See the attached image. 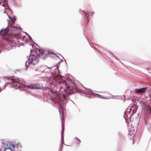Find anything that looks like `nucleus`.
<instances>
[{"mask_svg":"<svg viewBox=\"0 0 151 151\" xmlns=\"http://www.w3.org/2000/svg\"><path fill=\"white\" fill-rule=\"evenodd\" d=\"M36 54H33L32 55H30L29 58V60L28 62L26 63V65L27 66V64L29 65V66H31L32 65H34L37 63L39 60L40 57L43 58V59H45V57H43L44 55L48 56V55L51 56V55H56L53 52H50L48 51L47 52H46L41 49H36L35 51Z\"/></svg>","mask_w":151,"mask_h":151,"instance_id":"1","label":"nucleus"},{"mask_svg":"<svg viewBox=\"0 0 151 151\" xmlns=\"http://www.w3.org/2000/svg\"><path fill=\"white\" fill-rule=\"evenodd\" d=\"M4 147L3 150H4V149H5L4 150L9 149L12 150V151H19V150L21 148V145L19 143L14 145L12 142H9L4 143Z\"/></svg>","mask_w":151,"mask_h":151,"instance_id":"2","label":"nucleus"},{"mask_svg":"<svg viewBox=\"0 0 151 151\" xmlns=\"http://www.w3.org/2000/svg\"><path fill=\"white\" fill-rule=\"evenodd\" d=\"M61 76H55L54 78L55 81H57V83L58 84L61 88H63L67 86V83L66 81L63 79Z\"/></svg>","mask_w":151,"mask_h":151,"instance_id":"3","label":"nucleus"},{"mask_svg":"<svg viewBox=\"0 0 151 151\" xmlns=\"http://www.w3.org/2000/svg\"><path fill=\"white\" fill-rule=\"evenodd\" d=\"M10 20H8V27L13 28H21L19 27H16L14 25L16 19L15 17L10 18L9 17Z\"/></svg>","mask_w":151,"mask_h":151,"instance_id":"4","label":"nucleus"},{"mask_svg":"<svg viewBox=\"0 0 151 151\" xmlns=\"http://www.w3.org/2000/svg\"><path fill=\"white\" fill-rule=\"evenodd\" d=\"M7 84H12V85L14 86L15 85H16L18 87H20L19 85V82L17 80L15 79H11L10 80V81L9 82H6Z\"/></svg>","mask_w":151,"mask_h":151,"instance_id":"5","label":"nucleus"},{"mask_svg":"<svg viewBox=\"0 0 151 151\" xmlns=\"http://www.w3.org/2000/svg\"><path fill=\"white\" fill-rule=\"evenodd\" d=\"M25 87L28 88L30 89H40V88L36 86V84H33L29 85H26L25 86Z\"/></svg>","mask_w":151,"mask_h":151,"instance_id":"6","label":"nucleus"},{"mask_svg":"<svg viewBox=\"0 0 151 151\" xmlns=\"http://www.w3.org/2000/svg\"><path fill=\"white\" fill-rule=\"evenodd\" d=\"M146 89V88H143L139 89H137L136 90L135 93L137 94L143 93L145 92Z\"/></svg>","mask_w":151,"mask_h":151,"instance_id":"7","label":"nucleus"},{"mask_svg":"<svg viewBox=\"0 0 151 151\" xmlns=\"http://www.w3.org/2000/svg\"><path fill=\"white\" fill-rule=\"evenodd\" d=\"M9 29H2L0 30V32L2 35L5 36H7L9 32Z\"/></svg>","mask_w":151,"mask_h":151,"instance_id":"8","label":"nucleus"},{"mask_svg":"<svg viewBox=\"0 0 151 151\" xmlns=\"http://www.w3.org/2000/svg\"><path fill=\"white\" fill-rule=\"evenodd\" d=\"M103 93L104 95H103L104 96H102V97L104 99H108V96L109 95V93L106 92H105Z\"/></svg>","mask_w":151,"mask_h":151,"instance_id":"9","label":"nucleus"},{"mask_svg":"<svg viewBox=\"0 0 151 151\" xmlns=\"http://www.w3.org/2000/svg\"><path fill=\"white\" fill-rule=\"evenodd\" d=\"M128 135L130 136H134V134L133 133V131L131 130H129L128 131Z\"/></svg>","mask_w":151,"mask_h":151,"instance_id":"10","label":"nucleus"},{"mask_svg":"<svg viewBox=\"0 0 151 151\" xmlns=\"http://www.w3.org/2000/svg\"><path fill=\"white\" fill-rule=\"evenodd\" d=\"M20 38L21 39H22V38L23 40L25 41H27V39L26 37L25 36H23L22 37H21Z\"/></svg>","mask_w":151,"mask_h":151,"instance_id":"11","label":"nucleus"},{"mask_svg":"<svg viewBox=\"0 0 151 151\" xmlns=\"http://www.w3.org/2000/svg\"><path fill=\"white\" fill-rule=\"evenodd\" d=\"M2 1V0H0V5L1 4V5H2L3 6L5 7V6H6V4L4 3H3Z\"/></svg>","mask_w":151,"mask_h":151,"instance_id":"12","label":"nucleus"},{"mask_svg":"<svg viewBox=\"0 0 151 151\" xmlns=\"http://www.w3.org/2000/svg\"><path fill=\"white\" fill-rule=\"evenodd\" d=\"M76 139H77L79 141V142H78V144L79 145L80 144V142H81V141L80 139H79L77 137H76Z\"/></svg>","mask_w":151,"mask_h":151,"instance_id":"13","label":"nucleus"},{"mask_svg":"<svg viewBox=\"0 0 151 151\" xmlns=\"http://www.w3.org/2000/svg\"><path fill=\"white\" fill-rule=\"evenodd\" d=\"M63 132H64V129H63V128L62 132V137H63Z\"/></svg>","mask_w":151,"mask_h":151,"instance_id":"14","label":"nucleus"},{"mask_svg":"<svg viewBox=\"0 0 151 151\" xmlns=\"http://www.w3.org/2000/svg\"><path fill=\"white\" fill-rule=\"evenodd\" d=\"M136 112V110L135 109L134 110H133V114H135Z\"/></svg>","mask_w":151,"mask_h":151,"instance_id":"15","label":"nucleus"},{"mask_svg":"<svg viewBox=\"0 0 151 151\" xmlns=\"http://www.w3.org/2000/svg\"><path fill=\"white\" fill-rule=\"evenodd\" d=\"M84 14H85V16H86V15L87 14V13H86V12H84Z\"/></svg>","mask_w":151,"mask_h":151,"instance_id":"16","label":"nucleus"},{"mask_svg":"<svg viewBox=\"0 0 151 151\" xmlns=\"http://www.w3.org/2000/svg\"><path fill=\"white\" fill-rule=\"evenodd\" d=\"M87 18H88V16H87Z\"/></svg>","mask_w":151,"mask_h":151,"instance_id":"17","label":"nucleus"},{"mask_svg":"<svg viewBox=\"0 0 151 151\" xmlns=\"http://www.w3.org/2000/svg\"><path fill=\"white\" fill-rule=\"evenodd\" d=\"M87 20L89 21V20H88V19H87Z\"/></svg>","mask_w":151,"mask_h":151,"instance_id":"18","label":"nucleus"}]
</instances>
